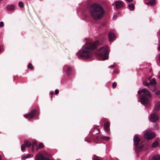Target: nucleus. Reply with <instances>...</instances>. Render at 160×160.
I'll use <instances>...</instances> for the list:
<instances>
[{
	"label": "nucleus",
	"mask_w": 160,
	"mask_h": 160,
	"mask_svg": "<svg viewBox=\"0 0 160 160\" xmlns=\"http://www.w3.org/2000/svg\"><path fill=\"white\" fill-rule=\"evenodd\" d=\"M99 42L96 41L94 42H88L86 43L79 51L77 54L79 58L84 59L90 58L92 55V51L99 44Z\"/></svg>",
	"instance_id": "nucleus-1"
},
{
	"label": "nucleus",
	"mask_w": 160,
	"mask_h": 160,
	"mask_svg": "<svg viewBox=\"0 0 160 160\" xmlns=\"http://www.w3.org/2000/svg\"><path fill=\"white\" fill-rule=\"evenodd\" d=\"M89 11L92 17L96 20L101 19L105 13L103 8L97 4H94L91 6Z\"/></svg>",
	"instance_id": "nucleus-2"
},
{
	"label": "nucleus",
	"mask_w": 160,
	"mask_h": 160,
	"mask_svg": "<svg viewBox=\"0 0 160 160\" xmlns=\"http://www.w3.org/2000/svg\"><path fill=\"white\" fill-rule=\"evenodd\" d=\"M98 55L102 60H106L108 58L109 49L107 46H104L99 48L98 50Z\"/></svg>",
	"instance_id": "nucleus-3"
},
{
	"label": "nucleus",
	"mask_w": 160,
	"mask_h": 160,
	"mask_svg": "<svg viewBox=\"0 0 160 160\" xmlns=\"http://www.w3.org/2000/svg\"><path fill=\"white\" fill-rule=\"evenodd\" d=\"M152 94L148 91L145 93L141 96L139 101L141 103L144 105H149L151 103V99L152 98Z\"/></svg>",
	"instance_id": "nucleus-4"
},
{
	"label": "nucleus",
	"mask_w": 160,
	"mask_h": 160,
	"mask_svg": "<svg viewBox=\"0 0 160 160\" xmlns=\"http://www.w3.org/2000/svg\"><path fill=\"white\" fill-rule=\"evenodd\" d=\"M140 141V139L139 138L138 135H135L133 138V142L134 145L135 146L136 151L137 152L142 150L144 146L143 144H142V143H140V146H138Z\"/></svg>",
	"instance_id": "nucleus-5"
},
{
	"label": "nucleus",
	"mask_w": 160,
	"mask_h": 160,
	"mask_svg": "<svg viewBox=\"0 0 160 160\" xmlns=\"http://www.w3.org/2000/svg\"><path fill=\"white\" fill-rule=\"evenodd\" d=\"M152 78V76L150 77L148 79V81H149V84L147 82H144V84L145 85L148 86V88H150V86H152L153 88V89H151L152 91L155 90V87L156 85V82L155 79L153 78L152 79H151Z\"/></svg>",
	"instance_id": "nucleus-6"
},
{
	"label": "nucleus",
	"mask_w": 160,
	"mask_h": 160,
	"mask_svg": "<svg viewBox=\"0 0 160 160\" xmlns=\"http://www.w3.org/2000/svg\"><path fill=\"white\" fill-rule=\"evenodd\" d=\"M159 119L158 116L155 113L151 114L149 117V120L152 122H155Z\"/></svg>",
	"instance_id": "nucleus-7"
},
{
	"label": "nucleus",
	"mask_w": 160,
	"mask_h": 160,
	"mask_svg": "<svg viewBox=\"0 0 160 160\" xmlns=\"http://www.w3.org/2000/svg\"><path fill=\"white\" fill-rule=\"evenodd\" d=\"M110 139L108 137L98 136L94 138V141L97 143H99L100 141L101 140L108 141Z\"/></svg>",
	"instance_id": "nucleus-8"
},
{
	"label": "nucleus",
	"mask_w": 160,
	"mask_h": 160,
	"mask_svg": "<svg viewBox=\"0 0 160 160\" xmlns=\"http://www.w3.org/2000/svg\"><path fill=\"white\" fill-rule=\"evenodd\" d=\"M155 136V133L154 132H147L144 134V138L150 140L152 139Z\"/></svg>",
	"instance_id": "nucleus-9"
},
{
	"label": "nucleus",
	"mask_w": 160,
	"mask_h": 160,
	"mask_svg": "<svg viewBox=\"0 0 160 160\" xmlns=\"http://www.w3.org/2000/svg\"><path fill=\"white\" fill-rule=\"evenodd\" d=\"M36 114V111H32L28 114H26L24 117L25 118L30 119L34 117Z\"/></svg>",
	"instance_id": "nucleus-10"
},
{
	"label": "nucleus",
	"mask_w": 160,
	"mask_h": 160,
	"mask_svg": "<svg viewBox=\"0 0 160 160\" xmlns=\"http://www.w3.org/2000/svg\"><path fill=\"white\" fill-rule=\"evenodd\" d=\"M110 123L109 122H107L105 123L104 125V128L105 131L108 134L110 133Z\"/></svg>",
	"instance_id": "nucleus-11"
},
{
	"label": "nucleus",
	"mask_w": 160,
	"mask_h": 160,
	"mask_svg": "<svg viewBox=\"0 0 160 160\" xmlns=\"http://www.w3.org/2000/svg\"><path fill=\"white\" fill-rule=\"evenodd\" d=\"M123 6L122 2L121 1H118L116 2V8L118 9L122 8Z\"/></svg>",
	"instance_id": "nucleus-12"
},
{
	"label": "nucleus",
	"mask_w": 160,
	"mask_h": 160,
	"mask_svg": "<svg viewBox=\"0 0 160 160\" xmlns=\"http://www.w3.org/2000/svg\"><path fill=\"white\" fill-rule=\"evenodd\" d=\"M115 34L111 32H110L108 34V40L109 41H112L115 38Z\"/></svg>",
	"instance_id": "nucleus-13"
},
{
	"label": "nucleus",
	"mask_w": 160,
	"mask_h": 160,
	"mask_svg": "<svg viewBox=\"0 0 160 160\" xmlns=\"http://www.w3.org/2000/svg\"><path fill=\"white\" fill-rule=\"evenodd\" d=\"M152 147L153 148H155L158 147H160V144L157 141H156L152 143Z\"/></svg>",
	"instance_id": "nucleus-14"
},
{
	"label": "nucleus",
	"mask_w": 160,
	"mask_h": 160,
	"mask_svg": "<svg viewBox=\"0 0 160 160\" xmlns=\"http://www.w3.org/2000/svg\"><path fill=\"white\" fill-rule=\"evenodd\" d=\"M37 147L36 150L38 151L39 149L43 148L44 147V145L42 143L40 142L38 145V146L37 145Z\"/></svg>",
	"instance_id": "nucleus-15"
},
{
	"label": "nucleus",
	"mask_w": 160,
	"mask_h": 160,
	"mask_svg": "<svg viewBox=\"0 0 160 160\" xmlns=\"http://www.w3.org/2000/svg\"><path fill=\"white\" fill-rule=\"evenodd\" d=\"M23 144H25V145L27 147H29L32 145L31 142L27 140L24 141V143Z\"/></svg>",
	"instance_id": "nucleus-16"
},
{
	"label": "nucleus",
	"mask_w": 160,
	"mask_h": 160,
	"mask_svg": "<svg viewBox=\"0 0 160 160\" xmlns=\"http://www.w3.org/2000/svg\"><path fill=\"white\" fill-rule=\"evenodd\" d=\"M31 157V154H28L26 155L22 156V157L21 159L23 160H25L26 159Z\"/></svg>",
	"instance_id": "nucleus-17"
},
{
	"label": "nucleus",
	"mask_w": 160,
	"mask_h": 160,
	"mask_svg": "<svg viewBox=\"0 0 160 160\" xmlns=\"http://www.w3.org/2000/svg\"><path fill=\"white\" fill-rule=\"evenodd\" d=\"M155 3V0H151L149 1L148 2L146 3V4L148 5H153Z\"/></svg>",
	"instance_id": "nucleus-18"
},
{
	"label": "nucleus",
	"mask_w": 160,
	"mask_h": 160,
	"mask_svg": "<svg viewBox=\"0 0 160 160\" xmlns=\"http://www.w3.org/2000/svg\"><path fill=\"white\" fill-rule=\"evenodd\" d=\"M148 90L146 89H144L142 90H140L138 91V93L139 94H140L141 93L143 92L144 94L146 92H147Z\"/></svg>",
	"instance_id": "nucleus-19"
},
{
	"label": "nucleus",
	"mask_w": 160,
	"mask_h": 160,
	"mask_svg": "<svg viewBox=\"0 0 160 160\" xmlns=\"http://www.w3.org/2000/svg\"><path fill=\"white\" fill-rule=\"evenodd\" d=\"M32 146V150L33 151L34 150V147L35 146H37V143L36 142H34L31 145Z\"/></svg>",
	"instance_id": "nucleus-20"
},
{
	"label": "nucleus",
	"mask_w": 160,
	"mask_h": 160,
	"mask_svg": "<svg viewBox=\"0 0 160 160\" xmlns=\"http://www.w3.org/2000/svg\"><path fill=\"white\" fill-rule=\"evenodd\" d=\"M15 6L14 5H10L8 6L7 8L9 10H13L15 9Z\"/></svg>",
	"instance_id": "nucleus-21"
},
{
	"label": "nucleus",
	"mask_w": 160,
	"mask_h": 160,
	"mask_svg": "<svg viewBox=\"0 0 160 160\" xmlns=\"http://www.w3.org/2000/svg\"><path fill=\"white\" fill-rule=\"evenodd\" d=\"M128 8L130 10H133L134 9V6L132 3H130L128 5Z\"/></svg>",
	"instance_id": "nucleus-22"
},
{
	"label": "nucleus",
	"mask_w": 160,
	"mask_h": 160,
	"mask_svg": "<svg viewBox=\"0 0 160 160\" xmlns=\"http://www.w3.org/2000/svg\"><path fill=\"white\" fill-rule=\"evenodd\" d=\"M152 160H160V157L158 155L154 156Z\"/></svg>",
	"instance_id": "nucleus-23"
},
{
	"label": "nucleus",
	"mask_w": 160,
	"mask_h": 160,
	"mask_svg": "<svg viewBox=\"0 0 160 160\" xmlns=\"http://www.w3.org/2000/svg\"><path fill=\"white\" fill-rule=\"evenodd\" d=\"M72 71V69L70 68H67V69H66V72L67 74H69Z\"/></svg>",
	"instance_id": "nucleus-24"
},
{
	"label": "nucleus",
	"mask_w": 160,
	"mask_h": 160,
	"mask_svg": "<svg viewBox=\"0 0 160 160\" xmlns=\"http://www.w3.org/2000/svg\"><path fill=\"white\" fill-rule=\"evenodd\" d=\"M26 146L25 145V144H22L21 147V150L22 151H24L25 149V147Z\"/></svg>",
	"instance_id": "nucleus-25"
},
{
	"label": "nucleus",
	"mask_w": 160,
	"mask_h": 160,
	"mask_svg": "<svg viewBox=\"0 0 160 160\" xmlns=\"http://www.w3.org/2000/svg\"><path fill=\"white\" fill-rule=\"evenodd\" d=\"M19 6L21 8H22L24 6V4L22 2H20L18 3Z\"/></svg>",
	"instance_id": "nucleus-26"
},
{
	"label": "nucleus",
	"mask_w": 160,
	"mask_h": 160,
	"mask_svg": "<svg viewBox=\"0 0 160 160\" xmlns=\"http://www.w3.org/2000/svg\"><path fill=\"white\" fill-rule=\"evenodd\" d=\"M96 130H97L98 131V132L97 133V134H99L100 133V130L98 128H94V131Z\"/></svg>",
	"instance_id": "nucleus-27"
},
{
	"label": "nucleus",
	"mask_w": 160,
	"mask_h": 160,
	"mask_svg": "<svg viewBox=\"0 0 160 160\" xmlns=\"http://www.w3.org/2000/svg\"><path fill=\"white\" fill-rule=\"evenodd\" d=\"M28 68H29L30 69H32V65L31 64H29L28 65Z\"/></svg>",
	"instance_id": "nucleus-28"
},
{
	"label": "nucleus",
	"mask_w": 160,
	"mask_h": 160,
	"mask_svg": "<svg viewBox=\"0 0 160 160\" xmlns=\"http://www.w3.org/2000/svg\"><path fill=\"white\" fill-rule=\"evenodd\" d=\"M116 85H117V84H116V82H114L113 84H112V87L114 88H115L116 86Z\"/></svg>",
	"instance_id": "nucleus-29"
},
{
	"label": "nucleus",
	"mask_w": 160,
	"mask_h": 160,
	"mask_svg": "<svg viewBox=\"0 0 160 160\" xmlns=\"http://www.w3.org/2000/svg\"><path fill=\"white\" fill-rule=\"evenodd\" d=\"M4 23L3 22L1 21L0 22V27H2L3 26Z\"/></svg>",
	"instance_id": "nucleus-30"
},
{
	"label": "nucleus",
	"mask_w": 160,
	"mask_h": 160,
	"mask_svg": "<svg viewBox=\"0 0 160 160\" xmlns=\"http://www.w3.org/2000/svg\"><path fill=\"white\" fill-rule=\"evenodd\" d=\"M155 94L158 95L160 94V91H158L155 92Z\"/></svg>",
	"instance_id": "nucleus-31"
},
{
	"label": "nucleus",
	"mask_w": 160,
	"mask_h": 160,
	"mask_svg": "<svg viewBox=\"0 0 160 160\" xmlns=\"http://www.w3.org/2000/svg\"><path fill=\"white\" fill-rule=\"evenodd\" d=\"M59 93V91L58 90H56L55 92V94H57Z\"/></svg>",
	"instance_id": "nucleus-32"
},
{
	"label": "nucleus",
	"mask_w": 160,
	"mask_h": 160,
	"mask_svg": "<svg viewBox=\"0 0 160 160\" xmlns=\"http://www.w3.org/2000/svg\"><path fill=\"white\" fill-rule=\"evenodd\" d=\"M160 103H158L157 104L156 106L157 107L159 108H160Z\"/></svg>",
	"instance_id": "nucleus-33"
},
{
	"label": "nucleus",
	"mask_w": 160,
	"mask_h": 160,
	"mask_svg": "<svg viewBox=\"0 0 160 160\" xmlns=\"http://www.w3.org/2000/svg\"><path fill=\"white\" fill-rule=\"evenodd\" d=\"M51 97H52V95H53V92H51Z\"/></svg>",
	"instance_id": "nucleus-34"
},
{
	"label": "nucleus",
	"mask_w": 160,
	"mask_h": 160,
	"mask_svg": "<svg viewBox=\"0 0 160 160\" xmlns=\"http://www.w3.org/2000/svg\"><path fill=\"white\" fill-rule=\"evenodd\" d=\"M128 2H130L132 1L133 0H126Z\"/></svg>",
	"instance_id": "nucleus-35"
},
{
	"label": "nucleus",
	"mask_w": 160,
	"mask_h": 160,
	"mask_svg": "<svg viewBox=\"0 0 160 160\" xmlns=\"http://www.w3.org/2000/svg\"><path fill=\"white\" fill-rule=\"evenodd\" d=\"M158 49L160 51V45H159V47L158 48Z\"/></svg>",
	"instance_id": "nucleus-36"
},
{
	"label": "nucleus",
	"mask_w": 160,
	"mask_h": 160,
	"mask_svg": "<svg viewBox=\"0 0 160 160\" xmlns=\"http://www.w3.org/2000/svg\"><path fill=\"white\" fill-rule=\"evenodd\" d=\"M159 60L160 61V55H159Z\"/></svg>",
	"instance_id": "nucleus-37"
},
{
	"label": "nucleus",
	"mask_w": 160,
	"mask_h": 160,
	"mask_svg": "<svg viewBox=\"0 0 160 160\" xmlns=\"http://www.w3.org/2000/svg\"><path fill=\"white\" fill-rule=\"evenodd\" d=\"M2 0H0V3L1 2H2Z\"/></svg>",
	"instance_id": "nucleus-38"
},
{
	"label": "nucleus",
	"mask_w": 160,
	"mask_h": 160,
	"mask_svg": "<svg viewBox=\"0 0 160 160\" xmlns=\"http://www.w3.org/2000/svg\"><path fill=\"white\" fill-rule=\"evenodd\" d=\"M113 4H112V5H113Z\"/></svg>",
	"instance_id": "nucleus-39"
}]
</instances>
